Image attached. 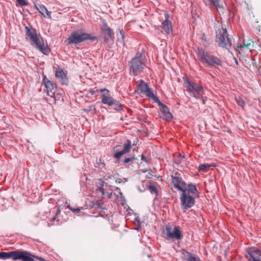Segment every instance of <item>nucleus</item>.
<instances>
[{"instance_id": "ea45409f", "label": "nucleus", "mask_w": 261, "mask_h": 261, "mask_svg": "<svg viewBox=\"0 0 261 261\" xmlns=\"http://www.w3.org/2000/svg\"><path fill=\"white\" fill-rule=\"evenodd\" d=\"M35 258L37 259H38L39 260H40V261H49V260L45 259L44 258H43L42 257H40V256H37L36 255H35V257H34V259Z\"/></svg>"}, {"instance_id": "c756f323", "label": "nucleus", "mask_w": 261, "mask_h": 261, "mask_svg": "<svg viewBox=\"0 0 261 261\" xmlns=\"http://www.w3.org/2000/svg\"><path fill=\"white\" fill-rule=\"evenodd\" d=\"M211 166L212 165L208 164H200L199 166L198 170L202 172H206Z\"/></svg>"}, {"instance_id": "4468645a", "label": "nucleus", "mask_w": 261, "mask_h": 261, "mask_svg": "<svg viewBox=\"0 0 261 261\" xmlns=\"http://www.w3.org/2000/svg\"><path fill=\"white\" fill-rule=\"evenodd\" d=\"M253 46L254 42L250 39H244L243 43L239 44L237 46V48H236V50L239 53H241V50L243 48H246L250 51Z\"/></svg>"}, {"instance_id": "423d86ee", "label": "nucleus", "mask_w": 261, "mask_h": 261, "mask_svg": "<svg viewBox=\"0 0 261 261\" xmlns=\"http://www.w3.org/2000/svg\"><path fill=\"white\" fill-rule=\"evenodd\" d=\"M35 255L24 250H15L10 251L9 259L13 261H34Z\"/></svg>"}, {"instance_id": "5701e85b", "label": "nucleus", "mask_w": 261, "mask_h": 261, "mask_svg": "<svg viewBox=\"0 0 261 261\" xmlns=\"http://www.w3.org/2000/svg\"><path fill=\"white\" fill-rule=\"evenodd\" d=\"M186 191V193H187L188 195H189L190 193L192 194H198V192L197 191V188L195 186V185H189L187 188L185 187H182V190H181L182 192H183V191Z\"/></svg>"}, {"instance_id": "c85d7f7f", "label": "nucleus", "mask_w": 261, "mask_h": 261, "mask_svg": "<svg viewBox=\"0 0 261 261\" xmlns=\"http://www.w3.org/2000/svg\"><path fill=\"white\" fill-rule=\"evenodd\" d=\"M98 184L99 186L97 187V191L101 192L102 196H104L105 192H104V189L103 188L104 181L101 180V179H99Z\"/></svg>"}, {"instance_id": "c03bdc74", "label": "nucleus", "mask_w": 261, "mask_h": 261, "mask_svg": "<svg viewBox=\"0 0 261 261\" xmlns=\"http://www.w3.org/2000/svg\"><path fill=\"white\" fill-rule=\"evenodd\" d=\"M132 158H126L125 159L124 161V162L125 163H128V162H130L131 161H132Z\"/></svg>"}, {"instance_id": "72a5a7b5", "label": "nucleus", "mask_w": 261, "mask_h": 261, "mask_svg": "<svg viewBox=\"0 0 261 261\" xmlns=\"http://www.w3.org/2000/svg\"><path fill=\"white\" fill-rule=\"evenodd\" d=\"M67 207L70 210H71L72 212H73L75 213H79L81 212V209L80 208H79V207L74 208V207H72L70 205H68Z\"/></svg>"}, {"instance_id": "ddd939ff", "label": "nucleus", "mask_w": 261, "mask_h": 261, "mask_svg": "<svg viewBox=\"0 0 261 261\" xmlns=\"http://www.w3.org/2000/svg\"><path fill=\"white\" fill-rule=\"evenodd\" d=\"M131 147V141L129 140H127L126 143L123 145V148L122 150L117 151L114 153V158L117 160V161H119L121 156L129 152Z\"/></svg>"}, {"instance_id": "aec40b11", "label": "nucleus", "mask_w": 261, "mask_h": 261, "mask_svg": "<svg viewBox=\"0 0 261 261\" xmlns=\"http://www.w3.org/2000/svg\"><path fill=\"white\" fill-rule=\"evenodd\" d=\"M101 98L102 103L108 105L109 106H113V102L115 99L110 96L109 93H103L101 95Z\"/></svg>"}, {"instance_id": "393cba45", "label": "nucleus", "mask_w": 261, "mask_h": 261, "mask_svg": "<svg viewBox=\"0 0 261 261\" xmlns=\"http://www.w3.org/2000/svg\"><path fill=\"white\" fill-rule=\"evenodd\" d=\"M37 9L44 17L47 16L48 18L51 17V12L48 11L46 8L43 5L39 6V7L37 8Z\"/></svg>"}, {"instance_id": "e433bc0d", "label": "nucleus", "mask_w": 261, "mask_h": 261, "mask_svg": "<svg viewBox=\"0 0 261 261\" xmlns=\"http://www.w3.org/2000/svg\"><path fill=\"white\" fill-rule=\"evenodd\" d=\"M102 203H103V202H102V200H100L96 201L95 203V205L99 208H102Z\"/></svg>"}, {"instance_id": "f704fd0d", "label": "nucleus", "mask_w": 261, "mask_h": 261, "mask_svg": "<svg viewBox=\"0 0 261 261\" xmlns=\"http://www.w3.org/2000/svg\"><path fill=\"white\" fill-rule=\"evenodd\" d=\"M19 5L21 6H25L28 5L27 2L25 0H16Z\"/></svg>"}, {"instance_id": "a18cd8bd", "label": "nucleus", "mask_w": 261, "mask_h": 261, "mask_svg": "<svg viewBox=\"0 0 261 261\" xmlns=\"http://www.w3.org/2000/svg\"><path fill=\"white\" fill-rule=\"evenodd\" d=\"M217 249H218V246H214L213 247V251H214L215 252H217Z\"/></svg>"}, {"instance_id": "a19ab883", "label": "nucleus", "mask_w": 261, "mask_h": 261, "mask_svg": "<svg viewBox=\"0 0 261 261\" xmlns=\"http://www.w3.org/2000/svg\"><path fill=\"white\" fill-rule=\"evenodd\" d=\"M99 92V89H92L91 90H90V93L92 94V95H94L95 94L96 92Z\"/></svg>"}, {"instance_id": "1a4fd4ad", "label": "nucleus", "mask_w": 261, "mask_h": 261, "mask_svg": "<svg viewBox=\"0 0 261 261\" xmlns=\"http://www.w3.org/2000/svg\"><path fill=\"white\" fill-rule=\"evenodd\" d=\"M246 258L249 261H261V250L255 247H249L246 250Z\"/></svg>"}, {"instance_id": "f257e3e1", "label": "nucleus", "mask_w": 261, "mask_h": 261, "mask_svg": "<svg viewBox=\"0 0 261 261\" xmlns=\"http://www.w3.org/2000/svg\"><path fill=\"white\" fill-rule=\"evenodd\" d=\"M197 56L199 61L205 67L222 66L223 61L221 59L210 54L208 53L202 49H198Z\"/></svg>"}, {"instance_id": "20e7f679", "label": "nucleus", "mask_w": 261, "mask_h": 261, "mask_svg": "<svg viewBox=\"0 0 261 261\" xmlns=\"http://www.w3.org/2000/svg\"><path fill=\"white\" fill-rule=\"evenodd\" d=\"M216 42L219 46L229 49L232 45L231 39L228 37L227 30L222 27L216 31Z\"/></svg>"}, {"instance_id": "2eb2a0df", "label": "nucleus", "mask_w": 261, "mask_h": 261, "mask_svg": "<svg viewBox=\"0 0 261 261\" xmlns=\"http://www.w3.org/2000/svg\"><path fill=\"white\" fill-rule=\"evenodd\" d=\"M172 182L174 187L180 191L182 190V187L186 186V183L183 181L180 175L175 174L174 176H172Z\"/></svg>"}, {"instance_id": "58836bf2", "label": "nucleus", "mask_w": 261, "mask_h": 261, "mask_svg": "<svg viewBox=\"0 0 261 261\" xmlns=\"http://www.w3.org/2000/svg\"><path fill=\"white\" fill-rule=\"evenodd\" d=\"M143 222H139V223H137V226L134 228L135 230H140L142 228V225L143 224Z\"/></svg>"}, {"instance_id": "f03ea898", "label": "nucleus", "mask_w": 261, "mask_h": 261, "mask_svg": "<svg viewBox=\"0 0 261 261\" xmlns=\"http://www.w3.org/2000/svg\"><path fill=\"white\" fill-rule=\"evenodd\" d=\"M97 39V37L91 36L89 34L84 33L81 30L73 31L67 39L68 44H78L85 40L92 41Z\"/></svg>"}, {"instance_id": "cd10ccee", "label": "nucleus", "mask_w": 261, "mask_h": 261, "mask_svg": "<svg viewBox=\"0 0 261 261\" xmlns=\"http://www.w3.org/2000/svg\"><path fill=\"white\" fill-rule=\"evenodd\" d=\"M112 106V109L114 110L121 111L122 110L121 104L116 99L113 101Z\"/></svg>"}, {"instance_id": "bb28decb", "label": "nucleus", "mask_w": 261, "mask_h": 261, "mask_svg": "<svg viewBox=\"0 0 261 261\" xmlns=\"http://www.w3.org/2000/svg\"><path fill=\"white\" fill-rule=\"evenodd\" d=\"M148 88L147 84L143 80L140 81V83L138 85V88L141 93H144V92Z\"/></svg>"}, {"instance_id": "39448f33", "label": "nucleus", "mask_w": 261, "mask_h": 261, "mask_svg": "<svg viewBox=\"0 0 261 261\" xmlns=\"http://www.w3.org/2000/svg\"><path fill=\"white\" fill-rule=\"evenodd\" d=\"M187 91L191 96L196 99H200L204 94V90L202 86L194 82H190L187 78L183 77Z\"/></svg>"}, {"instance_id": "f3484780", "label": "nucleus", "mask_w": 261, "mask_h": 261, "mask_svg": "<svg viewBox=\"0 0 261 261\" xmlns=\"http://www.w3.org/2000/svg\"><path fill=\"white\" fill-rule=\"evenodd\" d=\"M182 258L187 261H200V259L198 256L192 254L191 252H188L184 249L181 252Z\"/></svg>"}, {"instance_id": "b1692460", "label": "nucleus", "mask_w": 261, "mask_h": 261, "mask_svg": "<svg viewBox=\"0 0 261 261\" xmlns=\"http://www.w3.org/2000/svg\"><path fill=\"white\" fill-rule=\"evenodd\" d=\"M106 34L107 36L103 38L104 41L107 43H109L110 40L113 41L114 35L111 29H107L106 31H103Z\"/></svg>"}, {"instance_id": "8fccbe9b", "label": "nucleus", "mask_w": 261, "mask_h": 261, "mask_svg": "<svg viewBox=\"0 0 261 261\" xmlns=\"http://www.w3.org/2000/svg\"><path fill=\"white\" fill-rule=\"evenodd\" d=\"M84 111H85V112H88L89 110H86V109H84Z\"/></svg>"}, {"instance_id": "5fc2aeb1", "label": "nucleus", "mask_w": 261, "mask_h": 261, "mask_svg": "<svg viewBox=\"0 0 261 261\" xmlns=\"http://www.w3.org/2000/svg\"><path fill=\"white\" fill-rule=\"evenodd\" d=\"M236 63H237V64H238V61L237 60L236 61Z\"/></svg>"}, {"instance_id": "dca6fc26", "label": "nucleus", "mask_w": 261, "mask_h": 261, "mask_svg": "<svg viewBox=\"0 0 261 261\" xmlns=\"http://www.w3.org/2000/svg\"><path fill=\"white\" fill-rule=\"evenodd\" d=\"M56 77L63 85H67L68 80L67 77V71L61 69H57L55 73Z\"/></svg>"}, {"instance_id": "a211bd4d", "label": "nucleus", "mask_w": 261, "mask_h": 261, "mask_svg": "<svg viewBox=\"0 0 261 261\" xmlns=\"http://www.w3.org/2000/svg\"><path fill=\"white\" fill-rule=\"evenodd\" d=\"M158 105L161 107V110L162 112L166 119L168 121L172 120L173 116L170 112L169 109L167 106L163 104L162 102L161 103Z\"/></svg>"}, {"instance_id": "864d4df0", "label": "nucleus", "mask_w": 261, "mask_h": 261, "mask_svg": "<svg viewBox=\"0 0 261 261\" xmlns=\"http://www.w3.org/2000/svg\"><path fill=\"white\" fill-rule=\"evenodd\" d=\"M148 257H150V255H148Z\"/></svg>"}, {"instance_id": "603ef678", "label": "nucleus", "mask_w": 261, "mask_h": 261, "mask_svg": "<svg viewBox=\"0 0 261 261\" xmlns=\"http://www.w3.org/2000/svg\"><path fill=\"white\" fill-rule=\"evenodd\" d=\"M204 34H203L202 39L204 38Z\"/></svg>"}, {"instance_id": "4be33fe9", "label": "nucleus", "mask_w": 261, "mask_h": 261, "mask_svg": "<svg viewBox=\"0 0 261 261\" xmlns=\"http://www.w3.org/2000/svg\"><path fill=\"white\" fill-rule=\"evenodd\" d=\"M145 95L149 98L152 99L154 102L158 104L161 103V101L159 100L158 96L155 95L151 88H148L147 90L144 92Z\"/></svg>"}, {"instance_id": "4c0bfd02", "label": "nucleus", "mask_w": 261, "mask_h": 261, "mask_svg": "<svg viewBox=\"0 0 261 261\" xmlns=\"http://www.w3.org/2000/svg\"><path fill=\"white\" fill-rule=\"evenodd\" d=\"M107 29H111V28L108 25L107 23L105 22H103V23L102 24L101 29L103 31H106L107 30Z\"/></svg>"}, {"instance_id": "c9c22d12", "label": "nucleus", "mask_w": 261, "mask_h": 261, "mask_svg": "<svg viewBox=\"0 0 261 261\" xmlns=\"http://www.w3.org/2000/svg\"><path fill=\"white\" fill-rule=\"evenodd\" d=\"M208 1L213 3L217 9H219L220 8L218 0H208Z\"/></svg>"}, {"instance_id": "7c9ffc66", "label": "nucleus", "mask_w": 261, "mask_h": 261, "mask_svg": "<svg viewBox=\"0 0 261 261\" xmlns=\"http://www.w3.org/2000/svg\"><path fill=\"white\" fill-rule=\"evenodd\" d=\"M148 190L151 194H155L156 196L158 195V191L155 186L152 185H149L148 186Z\"/></svg>"}, {"instance_id": "0eeeda50", "label": "nucleus", "mask_w": 261, "mask_h": 261, "mask_svg": "<svg viewBox=\"0 0 261 261\" xmlns=\"http://www.w3.org/2000/svg\"><path fill=\"white\" fill-rule=\"evenodd\" d=\"M163 232L164 235L168 239L179 240L183 237L179 226H166Z\"/></svg>"}, {"instance_id": "de8ad7c7", "label": "nucleus", "mask_w": 261, "mask_h": 261, "mask_svg": "<svg viewBox=\"0 0 261 261\" xmlns=\"http://www.w3.org/2000/svg\"><path fill=\"white\" fill-rule=\"evenodd\" d=\"M121 147V145H116L115 147V149H117V150L119 149Z\"/></svg>"}, {"instance_id": "a878e982", "label": "nucleus", "mask_w": 261, "mask_h": 261, "mask_svg": "<svg viewBox=\"0 0 261 261\" xmlns=\"http://www.w3.org/2000/svg\"><path fill=\"white\" fill-rule=\"evenodd\" d=\"M119 34H117V37H118L117 43L119 45L124 46L125 44L124 41V34H123L122 30H119Z\"/></svg>"}, {"instance_id": "6e6552de", "label": "nucleus", "mask_w": 261, "mask_h": 261, "mask_svg": "<svg viewBox=\"0 0 261 261\" xmlns=\"http://www.w3.org/2000/svg\"><path fill=\"white\" fill-rule=\"evenodd\" d=\"M181 208L186 211L192 207L195 204V198L186 193V191H183L180 196Z\"/></svg>"}, {"instance_id": "3c124183", "label": "nucleus", "mask_w": 261, "mask_h": 261, "mask_svg": "<svg viewBox=\"0 0 261 261\" xmlns=\"http://www.w3.org/2000/svg\"><path fill=\"white\" fill-rule=\"evenodd\" d=\"M55 219V217L51 219V221H54Z\"/></svg>"}, {"instance_id": "37998d69", "label": "nucleus", "mask_w": 261, "mask_h": 261, "mask_svg": "<svg viewBox=\"0 0 261 261\" xmlns=\"http://www.w3.org/2000/svg\"><path fill=\"white\" fill-rule=\"evenodd\" d=\"M99 92H106L105 93H109V92H110L106 88L99 89Z\"/></svg>"}, {"instance_id": "f8f14e48", "label": "nucleus", "mask_w": 261, "mask_h": 261, "mask_svg": "<svg viewBox=\"0 0 261 261\" xmlns=\"http://www.w3.org/2000/svg\"><path fill=\"white\" fill-rule=\"evenodd\" d=\"M131 147V141L129 140H127L126 143L123 145V148L122 150L117 151L114 153V158L117 160V161H119L121 156L129 152Z\"/></svg>"}, {"instance_id": "79ce46f5", "label": "nucleus", "mask_w": 261, "mask_h": 261, "mask_svg": "<svg viewBox=\"0 0 261 261\" xmlns=\"http://www.w3.org/2000/svg\"><path fill=\"white\" fill-rule=\"evenodd\" d=\"M141 160L142 161H144V162H145L146 163H148V160L146 158V157L144 155V154H142L141 155Z\"/></svg>"}, {"instance_id": "9d476101", "label": "nucleus", "mask_w": 261, "mask_h": 261, "mask_svg": "<svg viewBox=\"0 0 261 261\" xmlns=\"http://www.w3.org/2000/svg\"><path fill=\"white\" fill-rule=\"evenodd\" d=\"M43 82L46 89L47 94L51 97H54L55 93L57 91L56 84L48 80L46 75H43Z\"/></svg>"}, {"instance_id": "7ed1b4c3", "label": "nucleus", "mask_w": 261, "mask_h": 261, "mask_svg": "<svg viewBox=\"0 0 261 261\" xmlns=\"http://www.w3.org/2000/svg\"><path fill=\"white\" fill-rule=\"evenodd\" d=\"M129 66L131 75H139L144 69V66L142 53L138 52L130 61Z\"/></svg>"}, {"instance_id": "412c9836", "label": "nucleus", "mask_w": 261, "mask_h": 261, "mask_svg": "<svg viewBox=\"0 0 261 261\" xmlns=\"http://www.w3.org/2000/svg\"><path fill=\"white\" fill-rule=\"evenodd\" d=\"M166 19L162 23V27L164 30L165 33L167 34H169L172 32V29L171 24H170L169 20H168V15H166L165 16Z\"/></svg>"}, {"instance_id": "6ab92c4d", "label": "nucleus", "mask_w": 261, "mask_h": 261, "mask_svg": "<svg viewBox=\"0 0 261 261\" xmlns=\"http://www.w3.org/2000/svg\"><path fill=\"white\" fill-rule=\"evenodd\" d=\"M25 30L26 31L27 39H29L30 41H31L38 36L36 29L30 28L29 27L25 26Z\"/></svg>"}, {"instance_id": "9b49d317", "label": "nucleus", "mask_w": 261, "mask_h": 261, "mask_svg": "<svg viewBox=\"0 0 261 261\" xmlns=\"http://www.w3.org/2000/svg\"><path fill=\"white\" fill-rule=\"evenodd\" d=\"M31 45L40 51L44 55H47L49 54L48 49L44 45L43 40L38 36L30 41Z\"/></svg>"}, {"instance_id": "2f4dec72", "label": "nucleus", "mask_w": 261, "mask_h": 261, "mask_svg": "<svg viewBox=\"0 0 261 261\" xmlns=\"http://www.w3.org/2000/svg\"><path fill=\"white\" fill-rule=\"evenodd\" d=\"M236 101L237 104L243 108L245 105V101L240 97H236Z\"/></svg>"}, {"instance_id": "473e14b6", "label": "nucleus", "mask_w": 261, "mask_h": 261, "mask_svg": "<svg viewBox=\"0 0 261 261\" xmlns=\"http://www.w3.org/2000/svg\"><path fill=\"white\" fill-rule=\"evenodd\" d=\"M9 252H0V258L3 259H9Z\"/></svg>"}, {"instance_id": "49530a36", "label": "nucleus", "mask_w": 261, "mask_h": 261, "mask_svg": "<svg viewBox=\"0 0 261 261\" xmlns=\"http://www.w3.org/2000/svg\"><path fill=\"white\" fill-rule=\"evenodd\" d=\"M134 220L135 222H137V223H139V222H141L140 221L139 217L135 218Z\"/></svg>"}, {"instance_id": "09e8293b", "label": "nucleus", "mask_w": 261, "mask_h": 261, "mask_svg": "<svg viewBox=\"0 0 261 261\" xmlns=\"http://www.w3.org/2000/svg\"><path fill=\"white\" fill-rule=\"evenodd\" d=\"M222 250H223V251H224V255L225 256H226V254H227L226 250L225 249H222Z\"/></svg>"}]
</instances>
